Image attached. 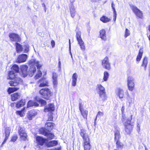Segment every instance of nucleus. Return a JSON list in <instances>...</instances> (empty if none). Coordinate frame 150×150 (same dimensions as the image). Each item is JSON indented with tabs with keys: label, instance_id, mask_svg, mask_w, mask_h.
<instances>
[{
	"label": "nucleus",
	"instance_id": "aec40b11",
	"mask_svg": "<svg viewBox=\"0 0 150 150\" xmlns=\"http://www.w3.org/2000/svg\"><path fill=\"white\" fill-rule=\"evenodd\" d=\"M78 76L76 73H74L72 76V85L73 86H75L76 83Z\"/></svg>",
	"mask_w": 150,
	"mask_h": 150
},
{
	"label": "nucleus",
	"instance_id": "72a5a7b5",
	"mask_svg": "<svg viewBox=\"0 0 150 150\" xmlns=\"http://www.w3.org/2000/svg\"><path fill=\"white\" fill-rule=\"evenodd\" d=\"M147 63L148 61L147 60V58L145 57L143 59L142 64V66L144 67V69L145 70H146Z\"/></svg>",
	"mask_w": 150,
	"mask_h": 150
},
{
	"label": "nucleus",
	"instance_id": "052dcab7",
	"mask_svg": "<svg viewBox=\"0 0 150 150\" xmlns=\"http://www.w3.org/2000/svg\"><path fill=\"white\" fill-rule=\"evenodd\" d=\"M130 98V97H129V96H128L127 98V100H128V101L129 102V103L130 102H130L129 100V99Z\"/></svg>",
	"mask_w": 150,
	"mask_h": 150
},
{
	"label": "nucleus",
	"instance_id": "c03bdc74",
	"mask_svg": "<svg viewBox=\"0 0 150 150\" xmlns=\"http://www.w3.org/2000/svg\"><path fill=\"white\" fill-rule=\"evenodd\" d=\"M40 131L41 134L45 136L46 135V134L47 133V130L44 128H41L40 130Z\"/></svg>",
	"mask_w": 150,
	"mask_h": 150
},
{
	"label": "nucleus",
	"instance_id": "13d9d810",
	"mask_svg": "<svg viewBox=\"0 0 150 150\" xmlns=\"http://www.w3.org/2000/svg\"><path fill=\"white\" fill-rule=\"evenodd\" d=\"M79 109L80 112H81V111H82L83 110H82V106L81 105V103H79Z\"/></svg>",
	"mask_w": 150,
	"mask_h": 150
},
{
	"label": "nucleus",
	"instance_id": "2f4dec72",
	"mask_svg": "<svg viewBox=\"0 0 150 150\" xmlns=\"http://www.w3.org/2000/svg\"><path fill=\"white\" fill-rule=\"evenodd\" d=\"M70 13L71 16L73 18L75 16L76 11L73 5H72L70 8Z\"/></svg>",
	"mask_w": 150,
	"mask_h": 150
},
{
	"label": "nucleus",
	"instance_id": "dca6fc26",
	"mask_svg": "<svg viewBox=\"0 0 150 150\" xmlns=\"http://www.w3.org/2000/svg\"><path fill=\"white\" fill-rule=\"evenodd\" d=\"M83 144L84 150H90L91 148L90 139L83 140Z\"/></svg>",
	"mask_w": 150,
	"mask_h": 150
},
{
	"label": "nucleus",
	"instance_id": "e2e57ef3",
	"mask_svg": "<svg viewBox=\"0 0 150 150\" xmlns=\"http://www.w3.org/2000/svg\"><path fill=\"white\" fill-rule=\"evenodd\" d=\"M69 50H70L71 49V45H70V39L69 40Z\"/></svg>",
	"mask_w": 150,
	"mask_h": 150
},
{
	"label": "nucleus",
	"instance_id": "cd10ccee",
	"mask_svg": "<svg viewBox=\"0 0 150 150\" xmlns=\"http://www.w3.org/2000/svg\"><path fill=\"white\" fill-rule=\"evenodd\" d=\"M58 144V142L57 141L54 140L50 141L47 144L48 147H52L56 146Z\"/></svg>",
	"mask_w": 150,
	"mask_h": 150
},
{
	"label": "nucleus",
	"instance_id": "0e129e2a",
	"mask_svg": "<svg viewBox=\"0 0 150 150\" xmlns=\"http://www.w3.org/2000/svg\"><path fill=\"white\" fill-rule=\"evenodd\" d=\"M149 30L150 31V25H149Z\"/></svg>",
	"mask_w": 150,
	"mask_h": 150
},
{
	"label": "nucleus",
	"instance_id": "a211bd4d",
	"mask_svg": "<svg viewBox=\"0 0 150 150\" xmlns=\"http://www.w3.org/2000/svg\"><path fill=\"white\" fill-rule=\"evenodd\" d=\"M54 110V107L53 104H50L45 107L44 110L45 112H47L52 111Z\"/></svg>",
	"mask_w": 150,
	"mask_h": 150
},
{
	"label": "nucleus",
	"instance_id": "473e14b6",
	"mask_svg": "<svg viewBox=\"0 0 150 150\" xmlns=\"http://www.w3.org/2000/svg\"><path fill=\"white\" fill-rule=\"evenodd\" d=\"M115 142L119 140L120 137V132L117 130H115Z\"/></svg>",
	"mask_w": 150,
	"mask_h": 150
},
{
	"label": "nucleus",
	"instance_id": "20e7f679",
	"mask_svg": "<svg viewBox=\"0 0 150 150\" xmlns=\"http://www.w3.org/2000/svg\"><path fill=\"white\" fill-rule=\"evenodd\" d=\"M37 114V112L34 110H32L29 111L27 116V118H25L26 120L24 121L28 122V120H32L33 118Z\"/></svg>",
	"mask_w": 150,
	"mask_h": 150
},
{
	"label": "nucleus",
	"instance_id": "6e6552de",
	"mask_svg": "<svg viewBox=\"0 0 150 150\" xmlns=\"http://www.w3.org/2000/svg\"><path fill=\"white\" fill-rule=\"evenodd\" d=\"M131 9L137 17L141 18H142L143 14L142 12L136 6H132L131 7Z\"/></svg>",
	"mask_w": 150,
	"mask_h": 150
},
{
	"label": "nucleus",
	"instance_id": "ea45409f",
	"mask_svg": "<svg viewBox=\"0 0 150 150\" xmlns=\"http://www.w3.org/2000/svg\"><path fill=\"white\" fill-rule=\"evenodd\" d=\"M11 71H13L14 72L17 73L19 71V68L18 66L16 64L14 65L11 68Z\"/></svg>",
	"mask_w": 150,
	"mask_h": 150
},
{
	"label": "nucleus",
	"instance_id": "a878e982",
	"mask_svg": "<svg viewBox=\"0 0 150 150\" xmlns=\"http://www.w3.org/2000/svg\"><path fill=\"white\" fill-rule=\"evenodd\" d=\"M54 125V124L52 122H49L46 123L45 126L47 127V129L50 131L53 129Z\"/></svg>",
	"mask_w": 150,
	"mask_h": 150
},
{
	"label": "nucleus",
	"instance_id": "e433bc0d",
	"mask_svg": "<svg viewBox=\"0 0 150 150\" xmlns=\"http://www.w3.org/2000/svg\"><path fill=\"white\" fill-rule=\"evenodd\" d=\"M19 88L17 87H10L8 88V91L9 93H11L13 92L17 91Z\"/></svg>",
	"mask_w": 150,
	"mask_h": 150
},
{
	"label": "nucleus",
	"instance_id": "de8ad7c7",
	"mask_svg": "<svg viewBox=\"0 0 150 150\" xmlns=\"http://www.w3.org/2000/svg\"><path fill=\"white\" fill-rule=\"evenodd\" d=\"M42 76V73L40 71L38 70V73L35 76V79H37L40 77Z\"/></svg>",
	"mask_w": 150,
	"mask_h": 150
},
{
	"label": "nucleus",
	"instance_id": "f8f14e48",
	"mask_svg": "<svg viewBox=\"0 0 150 150\" xmlns=\"http://www.w3.org/2000/svg\"><path fill=\"white\" fill-rule=\"evenodd\" d=\"M9 36L11 41L16 42H20L21 38L19 36L16 34L11 33L9 34Z\"/></svg>",
	"mask_w": 150,
	"mask_h": 150
},
{
	"label": "nucleus",
	"instance_id": "69168bd1",
	"mask_svg": "<svg viewBox=\"0 0 150 150\" xmlns=\"http://www.w3.org/2000/svg\"><path fill=\"white\" fill-rule=\"evenodd\" d=\"M149 40H150V35H149Z\"/></svg>",
	"mask_w": 150,
	"mask_h": 150
},
{
	"label": "nucleus",
	"instance_id": "b1692460",
	"mask_svg": "<svg viewBox=\"0 0 150 150\" xmlns=\"http://www.w3.org/2000/svg\"><path fill=\"white\" fill-rule=\"evenodd\" d=\"M39 104L37 102L36 100L35 101H32L30 100L28 102L27 107L28 108L33 106H39Z\"/></svg>",
	"mask_w": 150,
	"mask_h": 150
},
{
	"label": "nucleus",
	"instance_id": "f03ea898",
	"mask_svg": "<svg viewBox=\"0 0 150 150\" xmlns=\"http://www.w3.org/2000/svg\"><path fill=\"white\" fill-rule=\"evenodd\" d=\"M29 64L30 65V71L31 73L29 74V75L31 77L33 76L34 74L36 71V68L34 66L35 65L37 69H40L42 65L39 62L35 59H32L29 62Z\"/></svg>",
	"mask_w": 150,
	"mask_h": 150
},
{
	"label": "nucleus",
	"instance_id": "6e6d98bb",
	"mask_svg": "<svg viewBox=\"0 0 150 150\" xmlns=\"http://www.w3.org/2000/svg\"><path fill=\"white\" fill-rule=\"evenodd\" d=\"M112 9H113V12H115V11H115V5H114V4H113V2H112Z\"/></svg>",
	"mask_w": 150,
	"mask_h": 150
},
{
	"label": "nucleus",
	"instance_id": "c756f323",
	"mask_svg": "<svg viewBox=\"0 0 150 150\" xmlns=\"http://www.w3.org/2000/svg\"><path fill=\"white\" fill-rule=\"evenodd\" d=\"M100 20L104 23H107L110 21L111 18H108L105 16H103L100 18Z\"/></svg>",
	"mask_w": 150,
	"mask_h": 150
},
{
	"label": "nucleus",
	"instance_id": "8fccbe9b",
	"mask_svg": "<svg viewBox=\"0 0 150 150\" xmlns=\"http://www.w3.org/2000/svg\"><path fill=\"white\" fill-rule=\"evenodd\" d=\"M130 35L129 31L127 28L126 29L125 32V38H127V36Z\"/></svg>",
	"mask_w": 150,
	"mask_h": 150
},
{
	"label": "nucleus",
	"instance_id": "9b49d317",
	"mask_svg": "<svg viewBox=\"0 0 150 150\" xmlns=\"http://www.w3.org/2000/svg\"><path fill=\"white\" fill-rule=\"evenodd\" d=\"M27 57V55L26 54H20L16 60V62L18 63L24 62L26 61Z\"/></svg>",
	"mask_w": 150,
	"mask_h": 150
},
{
	"label": "nucleus",
	"instance_id": "5701e85b",
	"mask_svg": "<svg viewBox=\"0 0 150 150\" xmlns=\"http://www.w3.org/2000/svg\"><path fill=\"white\" fill-rule=\"evenodd\" d=\"M96 89L99 94L105 92V88L101 84L97 85Z\"/></svg>",
	"mask_w": 150,
	"mask_h": 150
},
{
	"label": "nucleus",
	"instance_id": "c9c22d12",
	"mask_svg": "<svg viewBox=\"0 0 150 150\" xmlns=\"http://www.w3.org/2000/svg\"><path fill=\"white\" fill-rule=\"evenodd\" d=\"M37 102L40 103L42 106L46 104V102L44 100L40 98L36 99Z\"/></svg>",
	"mask_w": 150,
	"mask_h": 150
},
{
	"label": "nucleus",
	"instance_id": "f3484780",
	"mask_svg": "<svg viewBox=\"0 0 150 150\" xmlns=\"http://www.w3.org/2000/svg\"><path fill=\"white\" fill-rule=\"evenodd\" d=\"M116 94L120 99L122 100V99L124 96V93L123 90L121 88H118L116 91Z\"/></svg>",
	"mask_w": 150,
	"mask_h": 150
},
{
	"label": "nucleus",
	"instance_id": "79ce46f5",
	"mask_svg": "<svg viewBox=\"0 0 150 150\" xmlns=\"http://www.w3.org/2000/svg\"><path fill=\"white\" fill-rule=\"evenodd\" d=\"M45 136H46L47 137V139H53L54 137V135L53 134L48 132H47Z\"/></svg>",
	"mask_w": 150,
	"mask_h": 150
},
{
	"label": "nucleus",
	"instance_id": "864d4df0",
	"mask_svg": "<svg viewBox=\"0 0 150 150\" xmlns=\"http://www.w3.org/2000/svg\"><path fill=\"white\" fill-rule=\"evenodd\" d=\"M117 17V13L115 11L113 12V20L114 21H115L116 20Z\"/></svg>",
	"mask_w": 150,
	"mask_h": 150
},
{
	"label": "nucleus",
	"instance_id": "4468645a",
	"mask_svg": "<svg viewBox=\"0 0 150 150\" xmlns=\"http://www.w3.org/2000/svg\"><path fill=\"white\" fill-rule=\"evenodd\" d=\"M38 83L40 84L39 86L40 87L47 86L48 84L47 81L44 77H42L41 79H40Z\"/></svg>",
	"mask_w": 150,
	"mask_h": 150
},
{
	"label": "nucleus",
	"instance_id": "37998d69",
	"mask_svg": "<svg viewBox=\"0 0 150 150\" xmlns=\"http://www.w3.org/2000/svg\"><path fill=\"white\" fill-rule=\"evenodd\" d=\"M81 113L84 118H87L88 114V111H87L83 110L82 111H81Z\"/></svg>",
	"mask_w": 150,
	"mask_h": 150
},
{
	"label": "nucleus",
	"instance_id": "3c124183",
	"mask_svg": "<svg viewBox=\"0 0 150 150\" xmlns=\"http://www.w3.org/2000/svg\"><path fill=\"white\" fill-rule=\"evenodd\" d=\"M17 136L16 135H14L13 136L11 139V141L13 142L16 141L17 139Z\"/></svg>",
	"mask_w": 150,
	"mask_h": 150
},
{
	"label": "nucleus",
	"instance_id": "774afa93",
	"mask_svg": "<svg viewBox=\"0 0 150 150\" xmlns=\"http://www.w3.org/2000/svg\"><path fill=\"white\" fill-rule=\"evenodd\" d=\"M145 148V150H148V149L147 148H146V147Z\"/></svg>",
	"mask_w": 150,
	"mask_h": 150
},
{
	"label": "nucleus",
	"instance_id": "09e8293b",
	"mask_svg": "<svg viewBox=\"0 0 150 150\" xmlns=\"http://www.w3.org/2000/svg\"><path fill=\"white\" fill-rule=\"evenodd\" d=\"M125 109V108L124 106H122V107L121 108V110L122 112V122H124L125 121L124 120L125 119V118H126L125 116V115H123V114H124V112Z\"/></svg>",
	"mask_w": 150,
	"mask_h": 150
},
{
	"label": "nucleus",
	"instance_id": "ddd939ff",
	"mask_svg": "<svg viewBox=\"0 0 150 150\" xmlns=\"http://www.w3.org/2000/svg\"><path fill=\"white\" fill-rule=\"evenodd\" d=\"M80 134L83 140L90 139L88 134L86 133V131L84 129H81Z\"/></svg>",
	"mask_w": 150,
	"mask_h": 150
},
{
	"label": "nucleus",
	"instance_id": "1a4fd4ad",
	"mask_svg": "<svg viewBox=\"0 0 150 150\" xmlns=\"http://www.w3.org/2000/svg\"><path fill=\"white\" fill-rule=\"evenodd\" d=\"M25 129L24 127H19L18 132L21 136V139L25 140L27 138V135L25 131Z\"/></svg>",
	"mask_w": 150,
	"mask_h": 150
},
{
	"label": "nucleus",
	"instance_id": "0eeeda50",
	"mask_svg": "<svg viewBox=\"0 0 150 150\" xmlns=\"http://www.w3.org/2000/svg\"><path fill=\"white\" fill-rule=\"evenodd\" d=\"M132 115L131 116V118L127 120V122L124 123V125L125 126V131L127 134H129L130 133L132 130V126L130 125V122L132 120Z\"/></svg>",
	"mask_w": 150,
	"mask_h": 150
},
{
	"label": "nucleus",
	"instance_id": "5fc2aeb1",
	"mask_svg": "<svg viewBox=\"0 0 150 150\" xmlns=\"http://www.w3.org/2000/svg\"><path fill=\"white\" fill-rule=\"evenodd\" d=\"M53 118V116H52L51 114H50V115L48 116V120L49 121H52Z\"/></svg>",
	"mask_w": 150,
	"mask_h": 150
},
{
	"label": "nucleus",
	"instance_id": "a18cd8bd",
	"mask_svg": "<svg viewBox=\"0 0 150 150\" xmlns=\"http://www.w3.org/2000/svg\"><path fill=\"white\" fill-rule=\"evenodd\" d=\"M16 113L17 114L19 115L21 117H23L25 114L24 111L23 110L21 111H17Z\"/></svg>",
	"mask_w": 150,
	"mask_h": 150
},
{
	"label": "nucleus",
	"instance_id": "39448f33",
	"mask_svg": "<svg viewBox=\"0 0 150 150\" xmlns=\"http://www.w3.org/2000/svg\"><path fill=\"white\" fill-rule=\"evenodd\" d=\"M40 93L42 98H47L51 95V92L48 88H43L40 91Z\"/></svg>",
	"mask_w": 150,
	"mask_h": 150
},
{
	"label": "nucleus",
	"instance_id": "7ed1b4c3",
	"mask_svg": "<svg viewBox=\"0 0 150 150\" xmlns=\"http://www.w3.org/2000/svg\"><path fill=\"white\" fill-rule=\"evenodd\" d=\"M81 33L80 31H78L76 33V37L79 44V45L82 51H84L85 50V47L83 41L82 40L81 37Z\"/></svg>",
	"mask_w": 150,
	"mask_h": 150
},
{
	"label": "nucleus",
	"instance_id": "9d476101",
	"mask_svg": "<svg viewBox=\"0 0 150 150\" xmlns=\"http://www.w3.org/2000/svg\"><path fill=\"white\" fill-rule=\"evenodd\" d=\"M102 65L105 69L109 70L110 69V65L108 58L105 57L102 61Z\"/></svg>",
	"mask_w": 150,
	"mask_h": 150
},
{
	"label": "nucleus",
	"instance_id": "bb28decb",
	"mask_svg": "<svg viewBox=\"0 0 150 150\" xmlns=\"http://www.w3.org/2000/svg\"><path fill=\"white\" fill-rule=\"evenodd\" d=\"M20 94L17 93H16L11 95V100L13 101H15L20 98Z\"/></svg>",
	"mask_w": 150,
	"mask_h": 150
},
{
	"label": "nucleus",
	"instance_id": "603ef678",
	"mask_svg": "<svg viewBox=\"0 0 150 150\" xmlns=\"http://www.w3.org/2000/svg\"><path fill=\"white\" fill-rule=\"evenodd\" d=\"M104 115V113L103 112L99 111L96 117L103 116Z\"/></svg>",
	"mask_w": 150,
	"mask_h": 150
},
{
	"label": "nucleus",
	"instance_id": "49530a36",
	"mask_svg": "<svg viewBox=\"0 0 150 150\" xmlns=\"http://www.w3.org/2000/svg\"><path fill=\"white\" fill-rule=\"evenodd\" d=\"M24 52L27 53L29 50V46L28 44H25L24 46Z\"/></svg>",
	"mask_w": 150,
	"mask_h": 150
},
{
	"label": "nucleus",
	"instance_id": "423d86ee",
	"mask_svg": "<svg viewBox=\"0 0 150 150\" xmlns=\"http://www.w3.org/2000/svg\"><path fill=\"white\" fill-rule=\"evenodd\" d=\"M127 84L128 89L132 91L134 89L135 85L134 78L131 77H128L127 78Z\"/></svg>",
	"mask_w": 150,
	"mask_h": 150
},
{
	"label": "nucleus",
	"instance_id": "58836bf2",
	"mask_svg": "<svg viewBox=\"0 0 150 150\" xmlns=\"http://www.w3.org/2000/svg\"><path fill=\"white\" fill-rule=\"evenodd\" d=\"M100 98L103 101H104L107 98L105 92L99 94Z\"/></svg>",
	"mask_w": 150,
	"mask_h": 150
},
{
	"label": "nucleus",
	"instance_id": "bf43d9fd",
	"mask_svg": "<svg viewBox=\"0 0 150 150\" xmlns=\"http://www.w3.org/2000/svg\"><path fill=\"white\" fill-rule=\"evenodd\" d=\"M53 150H60L61 149L60 148H56L54 149H53Z\"/></svg>",
	"mask_w": 150,
	"mask_h": 150
},
{
	"label": "nucleus",
	"instance_id": "f704fd0d",
	"mask_svg": "<svg viewBox=\"0 0 150 150\" xmlns=\"http://www.w3.org/2000/svg\"><path fill=\"white\" fill-rule=\"evenodd\" d=\"M143 52V50L140 49L139 51V54L137 56V61H139L140 60L142 57V53Z\"/></svg>",
	"mask_w": 150,
	"mask_h": 150
},
{
	"label": "nucleus",
	"instance_id": "4d7b16f0",
	"mask_svg": "<svg viewBox=\"0 0 150 150\" xmlns=\"http://www.w3.org/2000/svg\"><path fill=\"white\" fill-rule=\"evenodd\" d=\"M51 44L52 46V47H54L55 45L54 41L53 40H52L51 42Z\"/></svg>",
	"mask_w": 150,
	"mask_h": 150
},
{
	"label": "nucleus",
	"instance_id": "412c9836",
	"mask_svg": "<svg viewBox=\"0 0 150 150\" xmlns=\"http://www.w3.org/2000/svg\"><path fill=\"white\" fill-rule=\"evenodd\" d=\"M52 80L53 84L54 87L57 86V74L55 73H53L52 76Z\"/></svg>",
	"mask_w": 150,
	"mask_h": 150
},
{
	"label": "nucleus",
	"instance_id": "4be33fe9",
	"mask_svg": "<svg viewBox=\"0 0 150 150\" xmlns=\"http://www.w3.org/2000/svg\"><path fill=\"white\" fill-rule=\"evenodd\" d=\"M28 66L26 65H23L21 67V71L24 77L26 76L28 74Z\"/></svg>",
	"mask_w": 150,
	"mask_h": 150
},
{
	"label": "nucleus",
	"instance_id": "6ab92c4d",
	"mask_svg": "<svg viewBox=\"0 0 150 150\" xmlns=\"http://www.w3.org/2000/svg\"><path fill=\"white\" fill-rule=\"evenodd\" d=\"M11 130L10 129L8 128H6V130H5V139L3 142L1 144V146H2V145L6 142V141L7 140L9 135L10 134V132Z\"/></svg>",
	"mask_w": 150,
	"mask_h": 150
},
{
	"label": "nucleus",
	"instance_id": "393cba45",
	"mask_svg": "<svg viewBox=\"0 0 150 150\" xmlns=\"http://www.w3.org/2000/svg\"><path fill=\"white\" fill-rule=\"evenodd\" d=\"M100 37L103 40H105L106 39L105 31V30L102 29L100 31Z\"/></svg>",
	"mask_w": 150,
	"mask_h": 150
},
{
	"label": "nucleus",
	"instance_id": "680f3d73",
	"mask_svg": "<svg viewBox=\"0 0 150 150\" xmlns=\"http://www.w3.org/2000/svg\"><path fill=\"white\" fill-rule=\"evenodd\" d=\"M58 64H59V67H60V65H61V62L60 61H59Z\"/></svg>",
	"mask_w": 150,
	"mask_h": 150
},
{
	"label": "nucleus",
	"instance_id": "c85d7f7f",
	"mask_svg": "<svg viewBox=\"0 0 150 150\" xmlns=\"http://www.w3.org/2000/svg\"><path fill=\"white\" fill-rule=\"evenodd\" d=\"M15 45L17 52L19 53L20 52L23 51V48L21 45L18 43L16 42L15 43Z\"/></svg>",
	"mask_w": 150,
	"mask_h": 150
},
{
	"label": "nucleus",
	"instance_id": "a19ab883",
	"mask_svg": "<svg viewBox=\"0 0 150 150\" xmlns=\"http://www.w3.org/2000/svg\"><path fill=\"white\" fill-rule=\"evenodd\" d=\"M116 142V147L118 149H122L123 146V144L121 143L119 140H117Z\"/></svg>",
	"mask_w": 150,
	"mask_h": 150
},
{
	"label": "nucleus",
	"instance_id": "4c0bfd02",
	"mask_svg": "<svg viewBox=\"0 0 150 150\" xmlns=\"http://www.w3.org/2000/svg\"><path fill=\"white\" fill-rule=\"evenodd\" d=\"M109 74L108 73L107 71H105L104 73L103 80L102 82L103 81H106L109 78Z\"/></svg>",
	"mask_w": 150,
	"mask_h": 150
},
{
	"label": "nucleus",
	"instance_id": "338daca9",
	"mask_svg": "<svg viewBox=\"0 0 150 150\" xmlns=\"http://www.w3.org/2000/svg\"><path fill=\"white\" fill-rule=\"evenodd\" d=\"M137 127H139V124H138V125H137Z\"/></svg>",
	"mask_w": 150,
	"mask_h": 150
},
{
	"label": "nucleus",
	"instance_id": "2eb2a0df",
	"mask_svg": "<svg viewBox=\"0 0 150 150\" xmlns=\"http://www.w3.org/2000/svg\"><path fill=\"white\" fill-rule=\"evenodd\" d=\"M36 139L37 144L41 146L43 145L46 141V139L40 136L36 137Z\"/></svg>",
	"mask_w": 150,
	"mask_h": 150
},
{
	"label": "nucleus",
	"instance_id": "7c9ffc66",
	"mask_svg": "<svg viewBox=\"0 0 150 150\" xmlns=\"http://www.w3.org/2000/svg\"><path fill=\"white\" fill-rule=\"evenodd\" d=\"M25 103V100H21L17 102L16 104V106L18 108H19L24 106Z\"/></svg>",
	"mask_w": 150,
	"mask_h": 150
},
{
	"label": "nucleus",
	"instance_id": "f257e3e1",
	"mask_svg": "<svg viewBox=\"0 0 150 150\" xmlns=\"http://www.w3.org/2000/svg\"><path fill=\"white\" fill-rule=\"evenodd\" d=\"M8 79L14 80L9 82V84L11 86H16L18 84L21 83L22 81L21 78L18 77L16 73L14 72L13 71H10L9 72Z\"/></svg>",
	"mask_w": 150,
	"mask_h": 150
}]
</instances>
